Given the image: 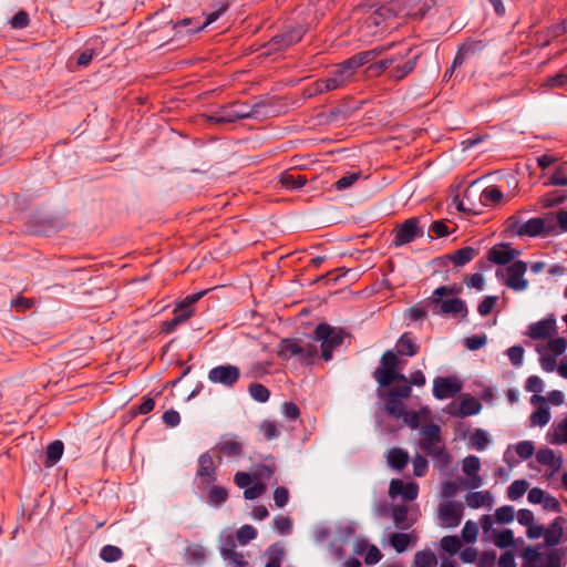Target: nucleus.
<instances>
[{
	"label": "nucleus",
	"instance_id": "f257e3e1",
	"mask_svg": "<svg viewBox=\"0 0 567 567\" xmlns=\"http://www.w3.org/2000/svg\"><path fill=\"white\" fill-rule=\"evenodd\" d=\"M384 50V47H378L372 50L362 51L336 64L327 72L326 76L312 82L305 90V95L312 97L315 95L344 89L357 80L358 69L374 61Z\"/></svg>",
	"mask_w": 567,
	"mask_h": 567
},
{
	"label": "nucleus",
	"instance_id": "f03ea898",
	"mask_svg": "<svg viewBox=\"0 0 567 567\" xmlns=\"http://www.w3.org/2000/svg\"><path fill=\"white\" fill-rule=\"evenodd\" d=\"M268 105L269 104L266 101H259L252 105L236 101L220 106L217 111L208 116V122L217 124L233 123L237 120L244 118H258L265 114L262 109Z\"/></svg>",
	"mask_w": 567,
	"mask_h": 567
},
{
	"label": "nucleus",
	"instance_id": "7ed1b4c3",
	"mask_svg": "<svg viewBox=\"0 0 567 567\" xmlns=\"http://www.w3.org/2000/svg\"><path fill=\"white\" fill-rule=\"evenodd\" d=\"M420 449L434 462L445 467L451 462V456L445 449L442 431L439 424L429 423L421 429Z\"/></svg>",
	"mask_w": 567,
	"mask_h": 567
},
{
	"label": "nucleus",
	"instance_id": "20e7f679",
	"mask_svg": "<svg viewBox=\"0 0 567 567\" xmlns=\"http://www.w3.org/2000/svg\"><path fill=\"white\" fill-rule=\"evenodd\" d=\"M317 355L318 348L315 343L297 338L282 339L278 346V357L282 360L297 358L302 364H310Z\"/></svg>",
	"mask_w": 567,
	"mask_h": 567
},
{
	"label": "nucleus",
	"instance_id": "39448f33",
	"mask_svg": "<svg viewBox=\"0 0 567 567\" xmlns=\"http://www.w3.org/2000/svg\"><path fill=\"white\" fill-rule=\"evenodd\" d=\"M348 336L341 328L331 327L328 323H319L315 329L313 339L321 342V358L324 361H330L333 350L342 346Z\"/></svg>",
	"mask_w": 567,
	"mask_h": 567
},
{
	"label": "nucleus",
	"instance_id": "423d86ee",
	"mask_svg": "<svg viewBox=\"0 0 567 567\" xmlns=\"http://www.w3.org/2000/svg\"><path fill=\"white\" fill-rule=\"evenodd\" d=\"M553 217H534L526 221H520L516 217H511L507 220V229L512 233L514 236L518 237H537L540 235H547L551 233L554 226H553Z\"/></svg>",
	"mask_w": 567,
	"mask_h": 567
},
{
	"label": "nucleus",
	"instance_id": "0eeeda50",
	"mask_svg": "<svg viewBox=\"0 0 567 567\" xmlns=\"http://www.w3.org/2000/svg\"><path fill=\"white\" fill-rule=\"evenodd\" d=\"M390 10L383 7L373 11H365L358 25L360 39L368 40L382 33L386 28L385 20L390 17Z\"/></svg>",
	"mask_w": 567,
	"mask_h": 567
},
{
	"label": "nucleus",
	"instance_id": "6e6552de",
	"mask_svg": "<svg viewBox=\"0 0 567 567\" xmlns=\"http://www.w3.org/2000/svg\"><path fill=\"white\" fill-rule=\"evenodd\" d=\"M205 292L193 293L176 303L173 311L174 317L162 323V331L169 333L176 327L186 322L195 312L194 305L204 296Z\"/></svg>",
	"mask_w": 567,
	"mask_h": 567
},
{
	"label": "nucleus",
	"instance_id": "1a4fd4ad",
	"mask_svg": "<svg viewBox=\"0 0 567 567\" xmlns=\"http://www.w3.org/2000/svg\"><path fill=\"white\" fill-rule=\"evenodd\" d=\"M399 359L388 350L381 357V365L375 369L373 377L381 386H389L394 381H405V377L396 371Z\"/></svg>",
	"mask_w": 567,
	"mask_h": 567
},
{
	"label": "nucleus",
	"instance_id": "9d476101",
	"mask_svg": "<svg viewBox=\"0 0 567 567\" xmlns=\"http://www.w3.org/2000/svg\"><path fill=\"white\" fill-rule=\"evenodd\" d=\"M527 271V264L523 260H516L505 269H498L496 276L514 291H523L528 287V280L524 278Z\"/></svg>",
	"mask_w": 567,
	"mask_h": 567
},
{
	"label": "nucleus",
	"instance_id": "9b49d317",
	"mask_svg": "<svg viewBox=\"0 0 567 567\" xmlns=\"http://www.w3.org/2000/svg\"><path fill=\"white\" fill-rule=\"evenodd\" d=\"M218 465L215 463L210 452H205L198 457L196 471V486L199 491H206L217 480Z\"/></svg>",
	"mask_w": 567,
	"mask_h": 567
},
{
	"label": "nucleus",
	"instance_id": "f8f14e48",
	"mask_svg": "<svg viewBox=\"0 0 567 567\" xmlns=\"http://www.w3.org/2000/svg\"><path fill=\"white\" fill-rule=\"evenodd\" d=\"M454 290L446 286H441L436 288L432 296V302L440 306L441 313H453L458 315L463 313L464 316L467 312L465 302L460 298H453L445 301H441V298L444 296L452 295Z\"/></svg>",
	"mask_w": 567,
	"mask_h": 567
},
{
	"label": "nucleus",
	"instance_id": "ddd939ff",
	"mask_svg": "<svg viewBox=\"0 0 567 567\" xmlns=\"http://www.w3.org/2000/svg\"><path fill=\"white\" fill-rule=\"evenodd\" d=\"M423 236V229L419 226L415 217L406 219L394 229L393 243L395 246H403Z\"/></svg>",
	"mask_w": 567,
	"mask_h": 567
},
{
	"label": "nucleus",
	"instance_id": "4468645a",
	"mask_svg": "<svg viewBox=\"0 0 567 567\" xmlns=\"http://www.w3.org/2000/svg\"><path fill=\"white\" fill-rule=\"evenodd\" d=\"M240 378V370L233 364L217 365L209 370L208 379L213 383L223 384L224 386H234Z\"/></svg>",
	"mask_w": 567,
	"mask_h": 567
},
{
	"label": "nucleus",
	"instance_id": "2eb2a0df",
	"mask_svg": "<svg viewBox=\"0 0 567 567\" xmlns=\"http://www.w3.org/2000/svg\"><path fill=\"white\" fill-rule=\"evenodd\" d=\"M463 504L458 502H445L439 507V518L446 527H456L463 517Z\"/></svg>",
	"mask_w": 567,
	"mask_h": 567
},
{
	"label": "nucleus",
	"instance_id": "dca6fc26",
	"mask_svg": "<svg viewBox=\"0 0 567 567\" xmlns=\"http://www.w3.org/2000/svg\"><path fill=\"white\" fill-rule=\"evenodd\" d=\"M462 390V384L454 378L436 377L433 381V395L439 400L454 396Z\"/></svg>",
	"mask_w": 567,
	"mask_h": 567
},
{
	"label": "nucleus",
	"instance_id": "f3484780",
	"mask_svg": "<svg viewBox=\"0 0 567 567\" xmlns=\"http://www.w3.org/2000/svg\"><path fill=\"white\" fill-rule=\"evenodd\" d=\"M519 251L511 248L507 244L493 246L487 252V259L499 266H505L512 262Z\"/></svg>",
	"mask_w": 567,
	"mask_h": 567
},
{
	"label": "nucleus",
	"instance_id": "a211bd4d",
	"mask_svg": "<svg viewBox=\"0 0 567 567\" xmlns=\"http://www.w3.org/2000/svg\"><path fill=\"white\" fill-rule=\"evenodd\" d=\"M419 486L416 483H403V481L396 478L392 480L389 487V494L391 497L401 495L406 501H414L417 497Z\"/></svg>",
	"mask_w": 567,
	"mask_h": 567
},
{
	"label": "nucleus",
	"instance_id": "6ab92c4d",
	"mask_svg": "<svg viewBox=\"0 0 567 567\" xmlns=\"http://www.w3.org/2000/svg\"><path fill=\"white\" fill-rule=\"evenodd\" d=\"M434 6V0H403L404 14L412 19H422Z\"/></svg>",
	"mask_w": 567,
	"mask_h": 567
},
{
	"label": "nucleus",
	"instance_id": "aec40b11",
	"mask_svg": "<svg viewBox=\"0 0 567 567\" xmlns=\"http://www.w3.org/2000/svg\"><path fill=\"white\" fill-rule=\"evenodd\" d=\"M305 32H306V30L301 25H298V27L290 29L286 33L275 35L271 39L270 43L276 49L288 48V47L299 42L302 39Z\"/></svg>",
	"mask_w": 567,
	"mask_h": 567
},
{
	"label": "nucleus",
	"instance_id": "412c9836",
	"mask_svg": "<svg viewBox=\"0 0 567 567\" xmlns=\"http://www.w3.org/2000/svg\"><path fill=\"white\" fill-rule=\"evenodd\" d=\"M556 321L553 318H546L535 323H532L528 328V336L534 340H543L551 336L555 330Z\"/></svg>",
	"mask_w": 567,
	"mask_h": 567
},
{
	"label": "nucleus",
	"instance_id": "4be33fe9",
	"mask_svg": "<svg viewBox=\"0 0 567 567\" xmlns=\"http://www.w3.org/2000/svg\"><path fill=\"white\" fill-rule=\"evenodd\" d=\"M213 452L218 453V463L221 462V456L237 457L243 452V445L235 440H226L217 443L213 449Z\"/></svg>",
	"mask_w": 567,
	"mask_h": 567
},
{
	"label": "nucleus",
	"instance_id": "5701e85b",
	"mask_svg": "<svg viewBox=\"0 0 567 567\" xmlns=\"http://www.w3.org/2000/svg\"><path fill=\"white\" fill-rule=\"evenodd\" d=\"M564 524L565 518L558 516L546 529L544 528V537L548 546H556L560 543L564 535Z\"/></svg>",
	"mask_w": 567,
	"mask_h": 567
},
{
	"label": "nucleus",
	"instance_id": "b1692460",
	"mask_svg": "<svg viewBox=\"0 0 567 567\" xmlns=\"http://www.w3.org/2000/svg\"><path fill=\"white\" fill-rule=\"evenodd\" d=\"M280 185L289 190H296L305 186L307 177L293 169H287L279 175Z\"/></svg>",
	"mask_w": 567,
	"mask_h": 567
},
{
	"label": "nucleus",
	"instance_id": "393cba45",
	"mask_svg": "<svg viewBox=\"0 0 567 567\" xmlns=\"http://www.w3.org/2000/svg\"><path fill=\"white\" fill-rule=\"evenodd\" d=\"M419 349L420 347L411 332H404L396 341V352L400 355L413 357L419 352Z\"/></svg>",
	"mask_w": 567,
	"mask_h": 567
},
{
	"label": "nucleus",
	"instance_id": "a878e982",
	"mask_svg": "<svg viewBox=\"0 0 567 567\" xmlns=\"http://www.w3.org/2000/svg\"><path fill=\"white\" fill-rule=\"evenodd\" d=\"M478 255V250L476 248L466 246L455 250L453 254L449 255V259L455 266H464L473 260Z\"/></svg>",
	"mask_w": 567,
	"mask_h": 567
},
{
	"label": "nucleus",
	"instance_id": "bb28decb",
	"mask_svg": "<svg viewBox=\"0 0 567 567\" xmlns=\"http://www.w3.org/2000/svg\"><path fill=\"white\" fill-rule=\"evenodd\" d=\"M482 404L476 398L468 396L461 401L458 409L454 414L462 417L475 415L480 412Z\"/></svg>",
	"mask_w": 567,
	"mask_h": 567
},
{
	"label": "nucleus",
	"instance_id": "cd10ccee",
	"mask_svg": "<svg viewBox=\"0 0 567 567\" xmlns=\"http://www.w3.org/2000/svg\"><path fill=\"white\" fill-rule=\"evenodd\" d=\"M416 59L417 58L414 56L413 59L406 60L402 64H396L389 72V78L394 80V81H400V80L404 79L406 75H409L415 69Z\"/></svg>",
	"mask_w": 567,
	"mask_h": 567
},
{
	"label": "nucleus",
	"instance_id": "c85d7f7f",
	"mask_svg": "<svg viewBox=\"0 0 567 567\" xmlns=\"http://www.w3.org/2000/svg\"><path fill=\"white\" fill-rule=\"evenodd\" d=\"M207 489V502L213 506L218 507L228 499V491L223 486L212 484Z\"/></svg>",
	"mask_w": 567,
	"mask_h": 567
},
{
	"label": "nucleus",
	"instance_id": "c756f323",
	"mask_svg": "<svg viewBox=\"0 0 567 567\" xmlns=\"http://www.w3.org/2000/svg\"><path fill=\"white\" fill-rule=\"evenodd\" d=\"M403 55H400V59ZM398 56H391L388 59L380 60L379 62L371 63L367 70L365 73L369 78H378L388 68H390L392 64L398 62Z\"/></svg>",
	"mask_w": 567,
	"mask_h": 567
},
{
	"label": "nucleus",
	"instance_id": "7c9ffc66",
	"mask_svg": "<svg viewBox=\"0 0 567 567\" xmlns=\"http://www.w3.org/2000/svg\"><path fill=\"white\" fill-rule=\"evenodd\" d=\"M227 9V0H219L216 4V10L207 14L206 22L204 24H196L193 29L187 30V33L200 31L206 25L215 22Z\"/></svg>",
	"mask_w": 567,
	"mask_h": 567
},
{
	"label": "nucleus",
	"instance_id": "2f4dec72",
	"mask_svg": "<svg viewBox=\"0 0 567 567\" xmlns=\"http://www.w3.org/2000/svg\"><path fill=\"white\" fill-rule=\"evenodd\" d=\"M388 462L390 466L400 471L406 466L409 462V454L402 449L393 447L389 452Z\"/></svg>",
	"mask_w": 567,
	"mask_h": 567
},
{
	"label": "nucleus",
	"instance_id": "473e14b6",
	"mask_svg": "<svg viewBox=\"0 0 567 567\" xmlns=\"http://www.w3.org/2000/svg\"><path fill=\"white\" fill-rule=\"evenodd\" d=\"M492 502V495L488 491L471 492L466 495V504L471 508H478L484 505H489Z\"/></svg>",
	"mask_w": 567,
	"mask_h": 567
},
{
	"label": "nucleus",
	"instance_id": "72a5a7b5",
	"mask_svg": "<svg viewBox=\"0 0 567 567\" xmlns=\"http://www.w3.org/2000/svg\"><path fill=\"white\" fill-rule=\"evenodd\" d=\"M503 197L504 195L501 189L495 185H491L484 188L482 192L481 202L484 205H496L502 202Z\"/></svg>",
	"mask_w": 567,
	"mask_h": 567
},
{
	"label": "nucleus",
	"instance_id": "f704fd0d",
	"mask_svg": "<svg viewBox=\"0 0 567 567\" xmlns=\"http://www.w3.org/2000/svg\"><path fill=\"white\" fill-rule=\"evenodd\" d=\"M63 449H64L63 443L59 440L53 441L52 443H50L48 445L47 451H45L47 466L54 465L61 458V456L63 454Z\"/></svg>",
	"mask_w": 567,
	"mask_h": 567
},
{
	"label": "nucleus",
	"instance_id": "c9c22d12",
	"mask_svg": "<svg viewBox=\"0 0 567 567\" xmlns=\"http://www.w3.org/2000/svg\"><path fill=\"white\" fill-rule=\"evenodd\" d=\"M437 564L435 554L430 550H420L414 556L415 567H434Z\"/></svg>",
	"mask_w": 567,
	"mask_h": 567
},
{
	"label": "nucleus",
	"instance_id": "e433bc0d",
	"mask_svg": "<svg viewBox=\"0 0 567 567\" xmlns=\"http://www.w3.org/2000/svg\"><path fill=\"white\" fill-rule=\"evenodd\" d=\"M536 460L542 465H547L554 468L560 466V458L555 456V453L550 449L539 450L536 454Z\"/></svg>",
	"mask_w": 567,
	"mask_h": 567
},
{
	"label": "nucleus",
	"instance_id": "4c0bfd02",
	"mask_svg": "<svg viewBox=\"0 0 567 567\" xmlns=\"http://www.w3.org/2000/svg\"><path fill=\"white\" fill-rule=\"evenodd\" d=\"M525 389L528 392L535 393L532 398V402H535V401L545 402V399L537 394V393H540L544 389L543 380L539 377H537V375L529 377L526 381Z\"/></svg>",
	"mask_w": 567,
	"mask_h": 567
},
{
	"label": "nucleus",
	"instance_id": "58836bf2",
	"mask_svg": "<svg viewBox=\"0 0 567 567\" xmlns=\"http://www.w3.org/2000/svg\"><path fill=\"white\" fill-rule=\"evenodd\" d=\"M411 540V536L405 533H394L390 536V544L398 553L405 551L410 546Z\"/></svg>",
	"mask_w": 567,
	"mask_h": 567
},
{
	"label": "nucleus",
	"instance_id": "ea45409f",
	"mask_svg": "<svg viewBox=\"0 0 567 567\" xmlns=\"http://www.w3.org/2000/svg\"><path fill=\"white\" fill-rule=\"evenodd\" d=\"M248 392H249L250 396L259 403H265L270 398L269 390L261 383L249 384Z\"/></svg>",
	"mask_w": 567,
	"mask_h": 567
},
{
	"label": "nucleus",
	"instance_id": "a19ab883",
	"mask_svg": "<svg viewBox=\"0 0 567 567\" xmlns=\"http://www.w3.org/2000/svg\"><path fill=\"white\" fill-rule=\"evenodd\" d=\"M408 512L409 509L405 505H396L392 508V518L396 527L402 529L410 527V525L406 523Z\"/></svg>",
	"mask_w": 567,
	"mask_h": 567
},
{
	"label": "nucleus",
	"instance_id": "79ce46f5",
	"mask_svg": "<svg viewBox=\"0 0 567 567\" xmlns=\"http://www.w3.org/2000/svg\"><path fill=\"white\" fill-rule=\"evenodd\" d=\"M285 551L279 544H274L268 548V563L266 567H281Z\"/></svg>",
	"mask_w": 567,
	"mask_h": 567
},
{
	"label": "nucleus",
	"instance_id": "37998d69",
	"mask_svg": "<svg viewBox=\"0 0 567 567\" xmlns=\"http://www.w3.org/2000/svg\"><path fill=\"white\" fill-rule=\"evenodd\" d=\"M101 559L106 563H114L120 560L123 557V551L120 547L114 545H105L102 547L100 553Z\"/></svg>",
	"mask_w": 567,
	"mask_h": 567
},
{
	"label": "nucleus",
	"instance_id": "c03bdc74",
	"mask_svg": "<svg viewBox=\"0 0 567 567\" xmlns=\"http://www.w3.org/2000/svg\"><path fill=\"white\" fill-rule=\"evenodd\" d=\"M386 412L395 419L404 415V404L401 399L389 396L385 404Z\"/></svg>",
	"mask_w": 567,
	"mask_h": 567
},
{
	"label": "nucleus",
	"instance_id": "a18cd8bd",
	"mask_svg": "<svg viewBox=\"0 0 567 567\" xmlns=\"http://www.w3.org/2000/svg\"><path fill=\"white\" fill-rule=\"evenodd\" d=\"M527 488H528V484L526 481L516 480L509 485V487L507 489V497L512 501H516L525 494Z\"/></svg>",
	"mask_w": 567,
	"mask_h": 567
},
{
	"label": "nucleus",
	"instance_id": "49530a36",
	"mask_svg": "<svg viewBox=\"0 0 567 567\" xmlns=\"http://www.w3.org/2000/svg\"><path fill=\"white\" fill-rule=\"evenodd\" d=\"M529 420L534 426H545L550 420L549 409L547 406H539L532 413Z\"/></svg>",
	"mask_w": 567,
	"mask_h": 567
},
{
	"label": "nucleus",
	"instance_id": "de8ad7c7",
	"mask_svg": "<svg viewBox=\"0 0 567 567\" xmlns=\"http://www.w3.org/2000/svg\"><path fill=\"white\" fill-rule=\"evenodd\" d=\"M401 383L395 384L391 388L389 392V396L398 398V399H408L411 395V385L405 378V381H400Z\"/></svg>",
	"mask_w": 567,
	"mask_h": 567
},
{
	"label": "nucleus",
	"instance_id": "09e8293b",
	"mask_svg": "<svg viewBox=\"0 0 567 567\" xmlns=\"http://www.w3.org/2000/svg\"><path fill=\"white\" fill-rule=\"evenodd\" d=\"M257 536L256 529L251 525L241 526L237 533L236 538L240 545H246Z\"/></svg>",
	"mask_w": 567,
	"mask_h": 567
},
{
	"label": "nucleus",
	"instance_id": "8fccbe9b",
	"mask_svg": "<svg viewBox=\"0 0 567 567\" xmlns=\"http://www.w3.org/2000/svg\"><path fill=\"white\" fill-rule=\"evenodd\" d=\"M274 528L280 535H289L292 530V520L288 516H277L274 519Z\"/></svg>",
	"mask_w": 567,
	"mask_h": 567
},
{
	"label": "nucleus",
	"instance_id": "3c124183",
	"mask_svg": "<svg viewBox=\"0 0 567 567\" xmlns=\"http://www.w3.org/2000/svg\"><path fill=\"white\" fill-rule=\"evenodd\" d=\"M481 467V462L477 456L471 455L464 458L463 461V472L467 476H476L478 474Z\"/></svg>",
	"mask_w": 567,
	"mask_h": 567
},
{
	"label": "nucleus",
	"instance_id": "603ef678",
	"mask_svg": "<svg viewBox=\"0 0 567 567\" xmlns=\"http://www.w3.org/2000/svg\"><path fill=\"white\" fill-rule=\"evenodd\" d=\"M550 184L556 186L567 185V162L560 164L550 176Z\"/></svg>",
	"mask_w": 567,
	"mask_h": 567
},
{
	"label": "nucleus",
	"instance_id": "864d4df0",
	"mask_svg": "<svg viewBox=\"0 0 567 567\" xmlns=\"http://www.w3.org/2000/svg\"><path fill=\"white\" fill-rule=\"evenodd\" d=\"M470 442L474 449H476L478 451L484 450L488 444V437H487L486 432L481 429L476 430L471 435Z\"/></svg>",
	"mask_w": 567,
	"mask_h": 567
},
{
	"label": "nucleus",
	"instance_id": "5fc2aeb1",
	"mask_svg": "<svg viewBox=\"0 0 567 567\" xmlns=\"http://www.w3.org/2000/svg\"><path fill=\"white\" fill-rule=\"evenodd\" d=\"M494 543L499 548H507L514 544V534L511 529H504L496 534Z\"/></svg>",
	"mask_w": 567,
	"mask_h": 567
},
{
	"label": "nucleus",
	"instance_id": "6e6d98bb",
	"mask_svg": "<svg viewBox=\"0 0 567 567\" xmlns=\"http://www.w3.org/2000/svg\"><path fill=\"white\" fill-rule=\"evenodd\" d=\"M441 547L450 554H455L461 548V542L457 536H444L441 539Z\"/></svg>",
	"mask_w": 567,
	"mask_h": 567
},
{
	"label": "nucleus",
	"instance_id": "4d7b16f0",
	"mask_svg": "<svg viewBox=\"0 0 567 567\" xmlns=\"http://www.w3.org/2000/svg\"><path fill=\"white\" fill-rule=\"evenodd\" d=\"M487 338L485 334H475L467 337L464 340L465 347L471 351H476L486 344Z\"/></svg>",
	"mask_w": 567,
	"mask_h": 567
},
{
	"label": "nucleus",
	"instance_id": "13d9d810",
	"mask_svg": "<svg viewBox=\"0 0 567 567\" xmlns=\"http://www.w3.org/2000/svg\"><path fill=\"white\" fill-rule=\"evenodd\" d=\"M477 534H478L477 525L472 520H467L462 529V537H463L464 542H466V543L474 542L477 537Z\"/></svg>",
	"mask_w": 567,
	"mask_h": 567
},
{
	"label": "nucleus",
	"instance_id": "bf43d9fd",
	"mask_svg": "<svg viewBox=\"0 0 567 567\" xmlns=\"http://www.w3.org/2000/svg\"><path fill=\"white\" fill-rule=\"evenodd\" d=\"M495 517L499 523H511L514 519V508L509 505H504L496 509Z\"/></svg>",
	"mask_w": 567,
	"mask_h": 567
},
{
	"label": "nucleus",
	"instance_id": "052dcab7",
	"mask_svg": "<svg viewBox=\"0 0 567 567\" xmlns=\"http://www.w3.org/2000/svg\"><path fill=\"white\" fill-rule=\"evenodd\" d=\"M498 298L496 296H487L485 297L481 303L478 305V312L481 316H488L494 309Z\"/></svg>",
	"mask_w": 567,
	"mask_h": 567
},
{
	"label": "nucleus",
	"instance_id": "680f3d73",
	"mask_svg": "<svg viewBox=\"0 0 567 567\" xmlns=\"http://www.w3.org/2000/svg\"><path fill=\"white\" fill-rule=\"evenodd\" d=\"M554 443H567V416L554 430Z\"/></svg>",
	"mask_w": 567,
	"mask_h": 567
},
{
	"label": "nucleus",
	"instance_id": "e2e57ef3",
	"mask_svg": "<svg viewBox=\"0 0 567 567\" xmlns=\"http://www.w3.org/2000/svg\"><path fill=\"white\" fill-rule=\"evenodd\" d=\"M566 84H567V73H565V72H560L553 76H548L544 83V85L549 89L563 87Z\"/></svg>",
	"mask_w": 567,
	"mask_h": 567
},
{
	"label": "nucleus",
	"instance_id": "0e129e2a",
	"mask_svg": "<svg viewBox=\"0 0 567 567\" xmlns=\"http://www.w3.org/2000/svg\"><path fill=\"white\" fill-rule=\"evenodd\" d=\"M265 491H266L265 484L256 483L252 486H248L244 491V497L249 501L256 499V498L260 497L265 493Z\"/></svg>",
	"mask_w": 567,
	"mask_h": 567
},
{
	"label": "nucleus",
	"instance_id": "69168bd1",
	"mask_svg": "<svg viewBox=\"0 0 567 567\" xmlns=\"http://www.w3.org/2000/svg\"><path fill=\"white\" fill-rule=\"evenodd\" d=\"M29 22H30V19H29V14L21 10L19 12H17L10 23H11V27L13 29H23V28H27L29 25Z\"/></svg>",
	"mask_w": 567,
	"mask_h": 567
},
{
	"label": "nucleus",
	"instance_id": "338daca9",
	"mask_svg": "<svg viewBox=\"0 0 567 567\" xmlns=\"http://www.w3.org/2000/svg\"><path fill=\"white\" fill-rule=\"evenodd\" d=\"M534 444L530 441H522L516 445V453L519 457L527 460L534 454Z\"/></svg>",
	"mask_w": 567,
	"mask_h": 567
},
{
	"label": "nucleus",
	"instance_id": "774afa93",
	"mask_svg": "<svg viewBox=\"0 0 567 567\" xmlns=\"http://www.w3.org/2000/svg\"><path fill=\"white\" fill-rule=\"evenodd\" d=\"M274 501L279 508L286 506L289 501V491L284 486H278L274 492Z\"/></svg>",
	"mask_w": 567,
	"mask_h": 567
}]
</instances>
